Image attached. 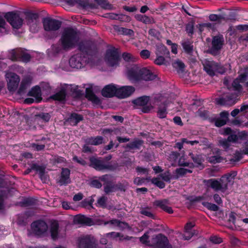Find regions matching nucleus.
<instances>
[{
  "mask_svg": "<svg viewBox=\"0 0 248 248\" xmlns=\"http://www.w3.org/2000/svg\"><path fill=\"white\" fill-rule=\"evenodd\" d=\"M70 171L68 169H62L61 175L59 181L61 185L67 184L70 183V179L69 177Z\"/></svg>",
  "mask_w": 248,
  "mask_h": 248,
  "instance_id": "nucleus-21",
  "label": "nucleus"
},
{
  "mask_svg": "<svg viewBox=\"0 0 248 248\" xmlns=\"http://www.w3.org/2000/svg\"><path fill=\"white\" fill-rule=\"evenodd\" d=\"M5 78L8 90L11 92L16 91L20 80L19 77L14 73L7 72L5 74Z\"/></svg>",
  "mask_w": 248,
  "mask_h": 248,
  "instance_id": "nucleus-8",
  "label": "nucleus"
},
{
  "mask_svg": "<svg viewBox=\"0 0 248 248\" xmlns=\"http://www.w3.org/2000/svg\"><path fill=\"white\" fill-rule=\"evenodd\" d=\"M140 213L149 217H154V214L151 210L149 208H143L140 211Z\"/></svg>",
  "mask_w": 248,
  "mask_h": 248,
  "instance_id": "nucleus-36",
  "label": "nucleus"
},
{
  "mask_svg": "<svg viewBox=\"0 0 248 248\" xmlns=\"http://www.w3.org/2000/svg\"><path fill=\"white\" fill-rule=\"evenodd\" d=\"M183 47L187 52H190L192 50V46L189 42H184L182 44Z\"/></svg>",
  "mask_w": 248,
  "mask_h": 248,
  "instance_id": "nucleus-45",
  "label": "nucleus"
},
{
  "mask_svg": "<svg viewBox=\"0 0 248 248\" xmlns=\"http://www.w3.org/2000/svg\"><path fill=\"white\" fill-rule=\"evenodd\" d=\"M167 112L165 106H160L159 107L157 114L159 118H164L166 117Z\"/></svg>",
  "mask_w": 248,
  "mask_h": 248,
  "instance_id": "nucleus-34",
  "label": "nucleus"
},
{
  "mask_svg": "<svg viewBox=\"0 0 248 248\" xmlns=\"http://www.w3.org/2000/svg\"><path fill=\"white\" fill-rule=\"evenodd\" d=\"M157 54H166L169 53V51H167L166 47L163 45H159L157 46Z\"/></svg>",
  "mask_w": 248,
  "mask_h": 248,
  "instance_id": "nucleus-42",
  "label": "nucleus"
},
{
  "mask_svg": "<svg viewBox=\"0 0 248 248\" xmlns=\"http://www.w3.org/2000/svg\"><path fill=\"white\" fill-rule=\"evenodd\" d=\"M210 241L215 244H219L222 242L221 239L217 236H213L210 237Z\"/></svg>",
  "mask_w": 248,
  "mask_h": 248,
  "instance_id": "nucleus-55",
  "label": "nucleus"
},
{
  "mask_svg": "<svg viewBox=\"0 0 248 248\" xmlns=\"http://www.w3.org/2000/svg\"><path fill=\"white\" fill-rule=\"evenodd\" d=\"M148 246L153 248H171L168 238L162 234L154 236L151 239V243L148 244Z\"/></svg>",
  "mask_w": 248,
  "mask_h": 248,
  "instance_id": "nucleus-5",
  "label": "nucleus"
},
{
  "mask_svg": "<svg viewBox=\"0 0 248 248\" xmlns=\"http://www.w3.org/2000/svg\"><path fill=\"white\" fill-rule=\"evenodd\" d=\"M148 236L147 235V233H145L143 236L140 237V241L143 244L145 245L146 246H148V244L151 243V240H148Z\"/></svg>",
  "mask_w": 248,
  "mask_h": 248,
  "instance_id": "nucleus-41",
  "label": "nucleus"
},
{
  "mask_svg": "<svg viewBox=\"0 0 248 248\" xmlns=\"http://www.w3.org/2000/svg\"><path fill=\"white\" fill-rule=\"evenodd\" d=\"M82 120V117L81 115L73 113L71 114L68 121L71 125H75Z\"/></svg>",
  "mask_w": 248,
  "mask_h": 248,
  "instance_id": "nucleus-29",
  "label": "nucleus"
},
{
  "mask_svg": "<svg viewBox=\"0 0 248 248\" xmlns=\"http://www.w3.org/2000/svg\"><path fill=\"white\" fill-rule=\"evenodd\" d=\"M203 65L205 71L210 76H214L216 73L223 74L226 72V68L212 61L205 60L203 62Z\"/></svg>",
  "mask_w": 248,
  "mask_h": 248,
  "instance_id": "nucleus-4",
  "label": "nucleus"
},
{
  "mask_svg": "<svg viewBox=\"0 0 248 248\" xmlns=\"http://www.w3.org/2000/svg\"><path fill=\"white\" fill-rule=\"evenodd\" d=\"M155 204L160 207L163 210L168 212L169 214L173 213V210L168 205V202L166 200L156 201L155 202Z\"/></svg>",
  "mask_w": 248,
  "mask_h": 248,
  "instance_id": "nucleus-23",
  "label": "nucleus"
},
{
  "mask_svg": "<svg viewBox=\"0 0 248 248\" xmlns=\"http://www.w3.org/2000/svg\"><path fill=\"white\" fill-rule=\"evenodd\" d=\"M223 42L224 40L222 36L218 35L214 37L212 43V53H213L215 51L220 49L223 45Z\"/></svg>",
  "mask_w": 248,
  "mask_h": 248,
  "instance_id": "nucleus-17",
  "label": "nucleus"
},
{
  "mask_svg": "<svg viewBox=\"0 0 248 248\" xmlns=\"http://www.w3.org/2000/svg\"><path fill=\"white\" fill-rule=\"evenodd\" d=\"M222 160V158L218 155H214L209 158V160L212 163L219 162Z\"/></svg>",
  "mask_w": 248,
  "mask_h": 248,
  "instance_id": "nucleus-46",
  "label": "nucleus"
},
{
  "mask_svg": "<svg viewBox=\"0 0 248 248\" xmlns=\"http://www.w3.org/2000/svg\"><path fill=\"white\" fill-rule=\"evenodd\" d=\"M149 100L148 96H142L139 97L136 100V103L140 106H144L146 105Z\"/></svg>",
  "mask_w": 248,
  "mask_h": 248,
  "instance_id": "nucleus-33",
  "label": "nucleus"
},
{
  "mask_svg": "<svg viewBox=\"0 0 248 248\" xmlns=\"http://www.w3.org/2000/svg\"><path fill=\"white\" fill-rule=\"evenodd\" d=\"M235 97L236 95H233L231 97L218 98L216 99V101L219 105L231 106L235 103L234 100Z\"/></svg>",
  "mask_w": 248,
  "mask_h": 248,
  "instance_id": "nucleus-22",
  "label": "nucleus"
},
{
  "mask_svg": "<svg viewBox=\"0 0 248 248\" xmlns=\"http://www.w3.org/2000/svg\"><path fill=\"white\" fill-rule=\"evenodd\" d=\"M66 95V90L64 87H62L55 94L50 96L54 100H63Z\"/></svg>",
  "mask_w": 248,
  "mask_h": 248,
  "instance_id": "nucleus-24",
  "label": "nucleus"
},
{
  "mask_svg": "<svg viewBox=\"0 0 248 248\" xmlns=\"http://www.w3.org/2000/svg\"><path fill=\"white\" fill-rule=\"evenodd\" d=\"M38 117L45 122H48L50 118V114L47 113H41L38 115Z\"/></svg>",
  "mask_w": 248,
  "mask_h": 248,
  "instance_id": "nucleus-47",
  "label": "nucleus"
},
{
  "mask_svg": "<svg viewBox=\"0 0 248 248\" xmlns=\"http://www.w3.org/2000/svg\"><path fill=\"white\" fill-rule=\"evenodd\" d=\"M105 61L107 64L111 67H115L119 65L120 56L114 50H108L106 54Z\"/></svg>",
  "mask_w": 248,
  "mask_h": 248,
  "instance_id": "nucleus-7",
  "label": "nucleus"
},
{
  "mask_svg": "<svg viewBox=\"0 0 248 248\" xmlns=\"http://www.w3.org/2000/svg\"><path fill=\"white\" fill-rule=\"evenodd\" d=\"M135 91V88L131 86H118L117 97L124 98L131 95Z\"/></svg>",
  "mask_w": 248,
  "mask_h": 248,
  "instance_id": "nucleus-13",
  "label": "nucleus"
},
{
  "mask_svg": "<svg viewBox=\"0 0 248 248\" xmlns=\"http://www.w3.org/2000/svg\"><path fill=\"white\" fill-rule=\"evenodd\" d=\"M118 86L114 84H109L105 87L102 90L103 96L107 97H111L113 96H117Z\"/></svg>",
  "mask_w": 248,
  "mask_h": 248,
  "instance_id": "nucleus-14",
  "label": "nucleus"
},
{
  "mask_svg": "<svg viewBox=\"0 0 248 248\" xmlns=\"http://www.w3.org/2000/svg\"><path fill=\"white\" fill-rule=\"evenodd\" d=\"M136 170L140 174H146L148 173V170L144 168L137 167Z\"/></svg>",
  "mask_w": 248,
  "mask_h": 248,
  "instance_id": "nucleus-60",
  "label": "nucleus"
},
{
  "mask_svg": "<svg viewBox=\"0 0 248 248\" xmlns=\"http://www.w3.org/2000/svg\"><path fill=\"white\" fill-rule=\"evenodd\" d=\"M73 160L82 165L86 164V162L84 160L82 159H78L76 156H74Z\"/></svg>",
  "mask_w": 248,
  "mask_h": 248,
  "instance_id": "nucleus-63",
  "label": "nucleus"
},
{
  "mask_svg": "<svg viewBox=\"0 0 248 248\" xmlns=\"http://www.w3.org/2000/svg\"><path fill=\"white\" fill-rule=\"evenodd\" d=\"M43 25L46 31H54L61 27V22L55 19L46 18L44 19Z\"/></svg>",
  "mask_w": 248,
  "mask_h": 248,
  "instance_id": "nucleus-12",
  "label": "nucleus"
},
{
  "mask_svg": "<svg viewBox=\"0 0 248 248\" xmlns=\"http://www.w3.org/2000/svg\"><path fill=\"white\" fill-rule=\"evenodd\" d=\"M4 17L14 29H19L22 25L23 20L16 13L14 12L7 13L5 14Z\"/></svg>",
  "mask_w": 248,
  "mask_h": 248,
  "instance_id": "nucleus-9",
  "label": "nucleus"
},
{
  "mask_svg": "<svg viewBox=\"0 0 248 248\" xmlns=\"http://www.w3.org/2000/svg\"><path fill=\"white\" fill-rule=\"evenodd\" d=\"M61 40L62 46L64 48L73 47L78 41L76 31L70 28L65 29L62 32Z\"/></svg>",
  "mask_w": 248,
  "mask_h": 248,
  "instance_id": "nucleus-3",
  "label": "nucleus"
},
{
  "mask_svg": "<svg viewBox=\"0 0 248 248\" xmlns=\"http://www.w3.org/2000/svg\"><path fill=\"white\" fill-rule=\"evenodd\" d=\"M29 95L33 98H28L25 100L27 104H31L34 102H39L42 100V94L39 87L35 86L31 89Z\"/></svg>",
  "mask_w": 248,
  "mask_h": 248,
  "instance_id": "nucleus-11",
  "label": "nucleus"
},
{
  "mask_svg": "<svg viewBox=\"0 0 248 248\" xmlns=\"http://www.w3.org/2000/svg\"><path fill=\"white\" fill-rule=\"evenodd\" d=\"M247 75L246 73L241 74L239 77L235 79L232 84L234 90L240 92L242 89L240 83H243L246 80Z\"/></svg>",
  "mask_w": 248,
  "mask_h": 248,
  "instance_id": "nucleus-19",
  "label": "nucleus"
},
{
  "mask_svg": "<svg viewBox=\"0 0 248 248\" xmlns=\"http://www.w3.org/2000/svg\"><path fill=\"white\" fill-rule=\"evenodd\" d=\"M238 137L237 135L232 134L230 135L228 138V140L230 142H235L237 140Z\"/></svg>",
  "mask_w": 248,
  "mask_h": 248,
  "instance_id": "nucleus-59",
  "label": "nucleus"
},
{
  "mask_svg": "<svg viewBox=\"0 0 248 248\" xmlns=\"http://www.w3.org/2000/svg\"><path fill=\"white\" fill-rule=\"evenodd\" d=\"M123 57L124 60L127 62H134L136 58L129 53H124Z\"/></svg>",
  "mask_w": 248,
  "mask_h": 248,
  "instance_id": "nucleus-40",
  "label": "nucleus"
},
{
  "mask_svg": "<svg viewBox=\"0 0 248 248\" xmlns=\"http://www.w3.org/2000/svg\"><path fill=\"white\" fill-rule=\"evenodd\" d=\"M107 199L104 197H102L99 198L97 200V205L99 207H105Z\"/></svg>",
  "mask_w": 248,
  "mask_h": 248,
  "instance_id": "nucleus-44",
  "label": "nucleus"
},
{
  "mask_svg": "<svg viewBox=\"0 0 248 248\" xmlns=\"http://www.w3.org/2000/svg\"><path fill=\"white\" fill-rule=\"evenodd\" d=\"M87 0H71L68 1V3L71 5H74L77 3L79 6L85 7L87 5Z\"/></svg>",
  "mask_w": 248,
  "mask_h": 248,
  "instance_id": "nucleus-35",
  "label": "nucleus"
},
{
  "mask_svg": "<svg viewBox=\"0 0 248 248\" xmlns=\"http://www.w3.org/2000/svg\"><path fill=\"white\" fill-rule=\"evenodd\" d=\"M31 147L34 150L41 151V150L44 149L45 146H44V145H43V144H37L33 143L31 144Z\"/></svg>",
  "mask_w": 248,
  "mask_h": 248,
  "instance_id": "nucleus-52",
  "label": "nucleus"
},
{
  "mask_svg": "<svg viewBox=\"0 0 248 248\" xmlns=\"http://www.w3.org/2000/svg\"><path fill=\"white\" fill-rule=\"evenodd\" d=\"M128 78L132 81H136L140 79L146 81L151 80L155 78V76L149 70L145 68H140L137 65H134L132 68L127 72Z\"/></svg>",
  "mask_w": 248,
  "mask_h": 248,
  "instance_id": "nucleus-2",
  "label": "nucleus"
},
{
  "mask_svg": "<svg viewBox=\"0 0 248 248\" xmlns=\"http://www.w3.org/2000/svg\"><path fill=\"white\" fill-rule=\"evenodd\" d=\"M91 144H89L88 143V140L86 141V144H85L83 148V150L84 152H92L93 150L92 148L90 147Z\"/></svg>",
  "mask_w": 248,
  "mask_h": 248,
  "instance_id": "nucleus-58",
  "label": "nucleus"
},
{
  "mask_svg": "<svg viewBox=\"0 0 248 248\" xmlns=\"http://www.w3.org/2000/svg\"><path fill=\"white\" fill-rule=\"evenodd\" d=\"M78 245L79 248H90L89 244V239L87 237L79 239Z\"/></svg>",
  "mask_w": 248,
  "mask_h": 248,
  "instance_id": "nucleus-31",
  "label": "nucleus"
},
{
  "mask_svg": "<svg viewBox=\"0 0 248 248\" xmlns=\"http://www.w3.org/2000/svg\"><path fill=\"white\" fill-rule=\"evenodd\" d=\"M30 58H31V56L29 54H23L21 55V54L20 53V57L19 60H20L24 62H27L30 61Z\"/></svg>",
  "mask_w": 248,
  "mask_h": 248,
  "instance_id": "nucleus-51",
  "label": "nucleus"
},
{
  "mask_svg": "<svg viewBox=\"0 0 248 248\" xmlns=\"http://www.w3.org/2000/svg\"><path fill=\"white\" fill-rule=\"evenodd\" d=\"M194 224L191 222H188L185 227V231L182 235L183 238L185 240H189L195 234L193 231L192 230Z\"/></svg>",
  "mask_w": 248,
  "mask_h": 248,
  "instance_id": "nucleus-20",
  "label": "nucleus"
},
{
  "mask_svg": "<svg viewBox=\"0 0 248 248\" xmlns=\"http://www.w3.org/2000/svg\"><path fill=\"white\" fill-rule=\"evenodd\" d=\"M153 184L159 187L160 188H163L165 187V184L164 182L161 181L159 178H154L152 180Z\"/></svg>",
  "mask_w": 248,
  "mask_h": 248,
  "instance_id": "nucleus-39",
  "label": "nucleus"
},
{
  "mask_svg": "<svg viewBox=\"0 0 248 248\" xmlns=\"http://www.w3.org/2000/svg\"><path fill=\"white\" fill-rule=\"evenodd\" d=\"M106 235L108 237H110V238L121 241L123 240H130L132 238L129 236L124 237L120 233L116 232H111L107 233Z\"/></svg>",
  "mask_w": 248,
  "mask_h": 248,
  "instance_id": "nucleus-27",
  "label": "nucleus"
},
{
  "mask_svg": "<svg viewBox=\"0 0 248 248\" xmlns=\"http://www.w3.org/2000/svg\"><path fill=\"white\" fill-rule=\"evenodd\" d=\"M173 66L176 68L178 72L183 71L185 67L184 64L180 61H176L173 63Z\"/></svg>",
  "mask_w": 248,
  "mask_h": 248,
  "instance_id": "nucleus-37",
  "label": "nucleus"
},
{
  "mask_svg": "<svg viewBox=\"0 0 248 248\" xmlns=\"http://www.w3.org/2000/svg\"><path fill=\"white\" fill-rule=\"evenodd\" d=\"M95 224L97 225H102L103 224L104 225L110 224L112 227L117 226L119 227L121 229H126L129 227L127 223L123 222H120L116 219H113L107 222H103L98 219L96 220Z\"/></svg>",
  "mask_w": 248,
  "mask_h": 248,
  "instance_id": "nucleus-15",
  "label": "nucleus"
},
{
  "mask_svg": "<svg viewBox=\"0 0 248 248\" xmlns=\"http://www.w3.org/2000/svg\"><path fill=\"white\" fill-rule=\"evenodd\" d=\"M236 175L235 172L225 174L219 180L211 179L204 181L205 185L215 191L224 192L228 189V184H232Z\"/></svg>",
  "mask_w": 248,
  "mask_h": 248,
  "instance_id": "nucleus-1",
  "label": "nucleus"
},
{
  "mask_svg": "<svg viewBox=\"0 0 248 248\" xmlns=\"http://www.w3.org/2000/svg\"><path fill=\"white\" fill-rule=\"evenodd\" d=\"M28 24L30 27V30L32 32H36L37 31L39 26L38 21L36 18H29Z\"/></svg>",
  "mask_w": 248,
  "mask_h": 248,
  "instance_id": "nucleus-26",
  "label": "nucleus"
},
{
  "mask_svg": "<svg viewBox=\"0 0 248 248\" xmlns=\"http://www.w3.org/2000/svg\"><path fill=\"white\" fill-rule=\"evenodd\" d=\"M91 185L96 188H100L102 186V184L97 180H93L91 183Z\"/></svg>",
  "mask_w": 248,
  "mask_h": 248,
  "instance_id": "nucleus-56",
  "label": "nucleus"
},
{
  "mask_svg": "<svg viewBox=\"0 0 248 248\" xmlns=\"http://www.w3.org/2000/svg\"><path fill=\"white\" fill-rule=\"evenodd\" d=\"M224 17L221 15H217L216 14H212L209 16V19L211 21H220L222 19H224Z\"/></svg>",
  "mask_w": 248,
  "mask_h": 248,
  "instance_id": "nucleus-43",
  "label": "nucleus"
},
{
  "mask_svg": "<svg viewBox=\"0 0 248 248\" xmlns=\"http://www.w3.org/2000/svg\"><path fill=\"white\" fill-rule=\"evenodd\" d=\"M149 33L151 36L157 37L159 35L158 32L155 29H151L149 31Z\"/></svg>",
  "mask_w": 248,
  "mask_h": 248,
  "instance_id": "nucleus-64",
  "label": "nucleus"
},
{
  "mask_svg": "<svg viewBox=\"0 0 248 248\" xmlns=\"http://www.w3.org/2000/svg\"><path fill=\"white\" fill-rule=\"evenodd\" d=\"M87 60L86 56L81 54H77L70 59L69 64L72 68L80 69L85 66L87 63H89Z\"/></svg>",
  "mask_w": 248,
  "mask_h": 248,
  "instance_id": "nucleus-6",
  "label": "nucleus"
},
{
  "mask_svg": "<svg viewBox=\"0 0 248 248\" xmlns=\"http://www.w3.org/2000/svg\"><path fill=\"white\" fill-rule=\"evenodd\" d=\"M140 55L143 59H146L149 58L150 52L147 49H144L140 51Z\"/></svg>",
  "mask_w": 248,
  "mask_h": 248,
  "instance_id": "nucleus-49",
  "label": "nucleus"
},
{
  "mask_svg": "<svg viewBox=\"0 0 248 248\" xmlns=\"http://www.w3.org/2000/svg\"><path fill=\"white\" fill-rule=\"evenodd\" d=\"M20 52L19 50H13L10 52L9 58L12 61H16L19 59Z\"/></svg>",
  "mask_w": 248,
  "mask_h": 248,
  "instance_id": "nucleus-32",
  "label": "nucleus"
},
{
  "mask_svg": "<svg viewBox=\"0 0 248 248\" xmlns=\"http://www.w3.org/2000/svg\"><path fill=\"white\" fill-rule=\"evenodd\" d=\"M189 155L191 158L193 159L194 162L197 163L198 164H201L202 161V159L199 156L197 157H194V155L192 154H190Z\"/></svg>",
  "mask_w": 248,
  "mask_h": 248,
  "instance_id": "nucleus-54",
  "label": "nucleus"
},
{
  "mask_svg": "<svg viewBox=\"0 0 248 248\" xmlns=\"http://www.w3.org/2000/svg\"><path fill=\"white\" fill-rule=\"evenodd\" d=\"M59 225L58 222H53L50 226V232L52 238L54 239L57 238L58 233Z\"/></svg>",
  "mask_w": 248,
  "mask_h": 248,
  "instance_id": "nucleus-28",
  "label": "nucleus"
},
{
  "mask_svg": "<svg viewBox=\"0 0 248 248\" xmlns=\"http://www.w3.org/2000/svg\"><path fill=\"white\" fill-rule=\"evenodd\" d=\"M103 138L101 136H97L94 138H91L88 139L89 144L92 145H98L103 143Z\"/></svg>",
  "mask_w": 248,
  "mask_h": 248,
  "instance_id": "nucleus-30",
  "label": "nucleus"
},
{
  "mask_svg": "<svg viewBox=\"0 0 248 248\" xmlns=\"http://www.w3.org/2000/svg\"><path fill=\"white\" fill-rule=\"evenodd\" d=\"M207 207L208 209L214 211H216L218 210V207L213 203H208Z\"/></svg>",
  "mask_w": 248,
  "mask_h": 248,
  "instance_id": "nucleus-61",
  "label": "nucleus"
},
{
  "mask_svg": "<svg viewBox=\"0 0 248 248\" xmlns=\"http://www.w3.org/2000/svg\"><path fill=\"white\" fill-rule=\"evenodd\" d=\"M86 97L94 104H99L100 100L93 93V86L90 85L86 88Z\"/></svg>",
  "mask_w": 248,
  "mask_h": 248,
  "instance_id": "nucleus-18",
  "label": "nucleus"
},
{
  "mask_svg": "<svg viewBox=\"0 0 248 248\" xmlns=\"http://www.w3.org/2000/svg\"><path fill=\"white\" fill-rule=\"evenodd\" d=\"M90 166L96 170H102L108 168L105 162L94 157L90 158Z\"/></svg>",
  "mask_w": 248,
  "mask_h": 248,
  "instance_id": "nucleus-16",
  "label": "nucleus"
},
{
  "mask_svg": "<svg viewBox=\"0 0 248 248\" xmlns=\"http://www.w3.org/2000/svg\"><path fill=\"white\" fill-rule=\"evenodd\" d=\"M176 172L177 174V177H179L180 176H181L183 175H185L187 172L191 173L192 172V171L190 170L186 169L185 168H179L176 170Z\"/></svg>",
  "mask_w": 248,
  "mask_h": 248,
  "instance_id": "nucleus-38",
  "label": "nucleus"
},
{
  "mask_svg": "<svg viewBox=\"0 0 248 248\" xmlns=\"http://www.w3.org/2000/svg\"><path fill=\"white\" fill-rule=\"evenodd\" d=\"M160 177L165 181L169 182L170 181L171 176L169 172H166L160 175Z\"/></svg>",
  "mask_w": 248,
  "mask_h": 248,
  "instance_id": "nucleus-50",
  "label": "nucleus"
},
{
  "mask_svg": "<svg viewBox=\"0 0 248 248\" xmlns=\"http://www.w3.org/2000/svg\"><path fill=\"white\" fill-rule=\"evenodd\" d=\"M229 113L227 111H223L220 113L221 119L217 120L215 122V125L217 127H220L225 125L228 120Z\"/></svg>",
  "mask_w": 248,
  "mask_h": 248,
  "instance_id": "nucleus-25",
  "label": "nucleus"
},
{
  "mask_svg": "<svg viewBox=\"0 0 248 248\" xmlns=\"http://www.w3.org/2000/svg\"><path fill=\"white\" fill-rule=\"evenodd\" d=\"M186 30L188 33L192 34L193 32V26L190 24L187 25Z\"/></svg>",
  "mask_w": 248,
  "mask_h": 248,
  "instance_id": "nucleus-62",
  "label": "nucleus"
},
{
  "mask_svg": "<svg viewBox=\"0 0 248 248\" xmlns=\"http://www.w3.org/2000/svg\"><path fill=\"white\" fill-rule=\"evenodd\" d=\"M165 59L162 56L158 57L155 60V62L156 64L161 65L164 64Z\"/></svg>",
  "mask_w": 248,
  "mask_h": 248,
  "instance_id": "nucleus-57",
  "label": "nucleus"
},
{
  "mask_svg": "<svg viewBox=\"0 0 248 248\" xmlns=\"http://www.w3.org/2000/svg\"><path fill=\"white\" fill-rule=\"evenodd\" d=\"M48 229L46 223L43 221L34 222L31 225L32 232L37 235H40L45 233Z\"/></svg>",
  "mask_w": 248,
  "mask_h": 248,
  "instance_id": "nucleus-10",
  "label": "nucleus"
},
{
  "mask_svg": "<svg viewBox=\"0 0 248 248\" xmlns=\"http://www.w3.org/2000/svg\"><path fill=\"white\" fill-rule=\"evenodd\" d=\"M137 18L138 20H139L146 24H147V23H149L150 22V18L146 16H141V15L138 16Z\"/></svg>",
  "mask_w": 248,
  "mask_h": 248,
  "instance_id": "nucleus-48",
  "label": "nucleus"
},
{
  "mask_svg": "<svg viewBox=\"0 0 248 248\" xmlns=\"http://www.w3.org/2000/svg\"><path fill=\"white\" fill-rule=\"evenodd\" d=\"M230 141L226 140H221L219 141V144L223 148L226 149L230 146Z\"/></svg>",
  "mask_w": 248,
  "mask_h": 248,
  "instance_id": "nucleus-53",
  "label": "nucleus"
}]
</instances>
